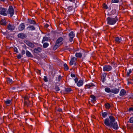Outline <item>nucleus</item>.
<instances>
[{
	"label": "nucleus",
	"mask_w": 133,
	"mask_h": 133,
	"mask_svg": "<svg viewBox=\"0 0 133 133\" xmlns=\"http://www.w3.org/2000/svg\"><path fill=\"white\" fill-rule=\"evenodd\" d=\"M118 21V19L117 16H116L114 17H108L107 19V24L111 25L114 24Z\"/></svg>",
	"instance_id": "1"
},
{
	"label": "nucleus",
	"mask_w": 133,
	"mask_h": 133,
	"mask_svg": "<svg viewBox=\"0 0 133 133\" xmlns=\"http://www.w3.org/2000/svg\"><path fill=\"white\" fill-rule=\"evenodd\" d=\"M63 39V38L62 37H59L58 38L53 48L54 49L56 50L62 44H63L62 41Z\"/></svg>",
	"instance_id": "2"
},
{
	"label": "nucleus",
	"mask_w": 133,
	"mask_h": 133,
	"mask_svg": "<svg viewBox=\"0 0 133 133\" xmlns=\"http://www.w3.org/2000/svg\"><path fill=\"white\" fill-rule=\"evenodd\" d=\"M115 119L112 116H110L104 119V123L107 126H109Z\"/></svg>",
	"instance_id": "3"
},
{
	"label": "nucleus",
	"mask_w": 133,
	"mask_h": 133,
	"mask_svg": "<svg viewBox=\"0 0 133 133\" xmlns=\"http://www.w3.org/2000/svg\"><path fill=\"white\" fill-rule=\"evenodd\" d=\"M108 127L110 128H112L115 130H117L119 128L117 122L115 121V119Z\"/></svg>",
	"instance_id": "4"
},
{
	"label": "nucleus",
	"mask_w": 133,
	"mask_h": 133,
	"mask_svg": "<svg viewBox=\"0 0 133 133\" xmlns=\"http://www.w3.org/2000/svg\"><path fill=\"white\" fill-rule=\"evenodd\" d=\"M8 14L7 9L4 8H0V14L4 16H7Z\"/></svg>",
	"instance_id": "5"
},
{
	"label": "nucleus",
	"mask_w": 133,
	"mask_h": 133,
	"mask_svg": "<svg viewBox=\"0 0 133 133\" xmlns=\"http://www.w3.org/2000/svg\"><path fill=\"white\" fill-rule=\"evenodd\" d=\"M69 41L70 42H74V38L75 36V34L73 31H71L69 34Z\"/></svg>",
	"instance_id": "6"
},
{
	"label": "nucleus",
	"mask_w": 133,
	"mask_h": 133,
	"mask_svg": "<svg viewBox=\"0 0 133 133\" xmlns=\"http://www.w3.org/2000/svg\"><path fill=\"white\" fill-rule=\"evenodd\" d=\"M8 14L10 15V17H12L14 14V10L12 6H9L8 10Z\"/></svg>",
	"instance_id": "7"
},
{
	"label": "nucleus",
	"mask_w": 133,
	"mask_h": 133,
	"mask_svg": "<svg viewBox=\"0 0 133 133\" xmlns=\"http://www.w3.org/2000/svg\"><path fill=\"white\" fill-rule=\"evenodd\" d=\"M17 37L20 39H24L26 37L27 35L26 34L23 33H21L18 34Z\"/></svg>",
	"instance_id": "8"
},
{
	"label": "nucleus",
	"mask_w": 133,
	"mask_h": 133,
	"mask_svg": "<svg viewBox=\"0 0 133 133\" xmlns=\"http://www.w3.org/2000/svg\"><path fill=\"white\" fill-rule=\"evenodd\" d=\"M112 67L110 65H104L103 68V70L104 71H108L111 70Z\"/></svg>",
	"instance_id": "9"
},
{
	"label": "nucleus",
	"mask_w": 133,
	"mask_h": 133,
	"mask_svg": "<svg viewBox=\"0 0 133 133\" xmlns=\"http://www.w3.org/2000/svg\"><path fill=\"white\" fill-rule=\"evenodd\" d=\"M25 25L24 23H22L18 27V30L19 31L23 30L25 28Z\"/></svg>",
	"instance_id": "10"
},
{
	"label": "nucleus",
	"mask_w": 133,
	"mask_h": 133,
	"mask_svg": "<svg viewBox=\"0 0 133 133\" xmlns=\"http://www.w3.org/2000/svg\"><path fill=\"white\" fill-rule=\"evenodd\" d=\"M25 42L28 46L31 48H33L34 47V44L31 43L28 40H26Z\"/></svg>",
	"instance_id": "11"
},
{
	"label": "nucleus",
	"mask_w": 133,
	"mask_h": 133,
	"mask_svg": "<svg viewBox=\"0 0 133 133\" xmlns=\"http://www.w3.org/2000/svg\"><path fill=\"white\" fill-rule=\"evenodd\" d=\"M115 41L116 43L119 44L122 41L121 38V37H116L115 38Z\"/></svg>",
	"instance_id": "12"
},
{
	"label": "nucleus",
	"mask_w": 133,
	"mask_h": 133,
	"mask_svg": "<svg viewBox=\"0 0 133 133\" xmlns=\"http://www.w3.org/2000/svg\"><path fill=\"white\" fill-rule=\"evenodd\" d=\"M28 22L30 24H33V25L36 24V23L35 21L32 19H31L28 18Z\"/></svg>",
	"instance_id": "13"
},
{
	"label": "nucleus",
	"mask_w": 133,
	"mask_h": 133,
	"mask_svg": "<svg viewBox=\"0 0 133 133\" xmlns=\"http://www.w3.org/2000/svg\"><path fill=\"white\" fill-rule=\"evenodd\" d=\"M7 28L9 30H14L15 28V27L13 25H12L10 24H9L7 26Z\"/></svg>",
	"instance_id": "14"
},
{
	"label": "nucleus",
	"mask_w": 133,
	"mask_h": 133,
	"mask_svg": "<svg viewBox=\"0 0 133 133\" xmlns=\"http://www.w3.org/2000/svg\"><path fill=\"white\" fill-rule=\"evenodd\" d=\"M77 60V59L75 57H72L71 61L70 62V65H72L74 64V63Z\"/></svg>",
	"instance_id": "15"
},
{
	"label": "nucleus",
	"mask_w": 133,
	"mask_h": 133,
	"mask_svg": "<svg viewBox=\"0 0 133 133\" xmlns=\"http://www.w3.org/2000/svg\"><path fill=\"white\" fill-rule=\"evenodd\" d=\"M119 89L116 88H114L111 89V92L115 94H117L119 92Z\"/></svg>",
	"instance_id": "16"
},
{
	"label": "nucleus",
	"mask_w": 133,
	"mask_h": 133,
	"mask_svg": "<svg viewBox=\"0 0 133 133\" xmlns=\"http://www.w3.org/2000/svg\"><path fill=\"white\" fill-rule=\"evenodd\" d=\"M27 29H29V30L33 31L35 29V28L33 25H30L27 28Z\"/></svg>",
	"instance_id": "17"
},
{
	"label": "nucleus",
	"mask_w": 133,
	"mask_h": 133,
	"mask_svg": "<svg viewBox=\"0 0 133 133\" xmlns=\"http://www.w3.org/2000/svg\"><path fill=\"white\" fill-rule=\"evenodd\" d=\"M26 55L28 57H32L33 56L31 53L28 50H26L25 52Z\"/></svg>",
	"instance_id": "18"
},
{
	"label": "nucleus",
	"mask_w": 133,
	"mask_h": 133,
	"mask_svg": "<svg viewBox=\"0 0 133 133\" xmlns=\"http://www.w3.org/2000/svg\"><path fill=\"white\" fill-rule=\"evenodd\" d=\"M83 81L81 80L79 81L77 83V85L78 87H80L83 85Z\"/></svg>",
	"instance_id": "19"
},
{
	"label": "nucleus",
	"mask_w": 133,
	"mask_h": 133,
	"mask_svg": "<svg viewBox=\"0 0 133 133\" xmlns=\"http://www.w3.org/2000/svg\"><path fill=\"white\" fill-rule=\"evenodd\" d=\"M125 93V91L124 90L122 89L121 90L120 92L119 95L121 96H123Z\"/></svg>",
	"instance_id": "20"
},
{
	"label": "nucleus",
	"mask_w": 133,
	"mask_h": 133,
	"mask_svg": "<svg viewBox=\"0 0 133 133\" xmlns=\"http://www.w3.org/2000/svg\"><path fill=\"white\" fill-rule=\"evenodd\" d=\"M6 21L5 20H2L0 21V24L5 25L6 24Z\"/></svg>",
	"instance_id": "21"
},
{
	"label": "nucleus",
	"mask_w": 133,
	"mask_h": 133,
	"mask_svg": "<svg viewBox=\"0 0 133 133\" xmlns=\"http://www.w3.org/2000/svg\"><path fill=\"white\" fill-rule=\"evenodd\" d=\"M116 13V10H112L110 12L109 14H108L109 16H111L115 14Z\"/></svg>",
	"instance_id": "22"
},
{
	"label": "nucleus",
	"mask_w": 133,
	"mask_h": 133,
	"mask_svg": "<svg viewBox=\"0 0 133 133\" xmlns=\"http://www.w3.org/2000/svg\"><path fill=\"white\" fill-rule=\"evenodd\" d=\"M82 56V54L80 52H77L75 54V56L77 57L81 58Z\"/></svg>",
	"instance_id": "23"
},
{
	"label": "nucleus",
	"mask_w": 133,
	"mask_h": 133,
	"mask_svg": "<svg viewBox=\"0 0 133 133\" xmlns=\"http://www.w3.org/2000/svg\"><path fill=\"white\" fill-rule=\"evenodd\" d=\"M90 97L92 99L91 100V101L93 103H94L96 101V97L94 95H92L90 96Z\"/></svg>",
	"instance_id": "24"
},
{
	"label": "nucleus",
	"mask_w": 133,
	"mask_h": 133,
	"mask_svg": "<svg viewBox=\"0 0 133 133\" xmlns=\"http://www.w3.org/2000/svg\"><path fill=\"white\" fill-rule=\"evenodd\" d=\"M96 83H95V84L92 83H90L88 85H86L87 86V87L89 88L90 87L92 86H95V84Z\"/></svg>",
	"instance_id": "25"
},
{
	"label": "nucleus",
	"mask_w": 133,
	"mask_h": 133,
	"mask_svg": "<svg viewBox=\"0 0 133 133\" xmlns=\"http://www.w3.org/2000/svg\"><path fill=\"white\" fill-rule=\"evenodd\" d=\"M73 9V7L72 6H70L68 7L67 9L68 11L70 12L72 11Z\"/></svg>",
	"instance_id": "26"
},
{
	"label": "nucleus",
	"mask_w": 133,
	"mask_h": 133,
	"mask_svg": "<svg viewBox=\"0 0 133 133\" xmlns=\"http://www.w3.org/2000/svg\"><path fill=\"white\" fill-rule=\"evenodd\" d=\"M49 40L48 38L47 37H44L42 41V43H43L44 42L46 41H48Z\"/></svg>",
	"instance_id": "27"
},
{
	"label": "nucleus",
	"mask_w": 133,
	"mask_h": 133,
	"mask_svg": "<svg viewBox=\"0 0 133 133\" xmlns=\"http://www.w3.org/2000/svg\"><path fill=\"white\" fill-rule=\"evenodd\" d=\"M6 81L8 83H9L10 84H12L13 82V81L12 80L9 78H7Z\"/></svg>",
	"instance_id": "28"
},
{
	"label": "nucleus",
	"mask_w": 133,
	"mask_h": 133,
	"mask_svg": "<svg viewBox=\"0 0 133 133\" xmlns=\"http://www.w3.org/2000/svg\"><path fill=\"white\" fill-rule=\"evenodd\" d=\"M105 91L108 93H110L111 92V90L108 87L105 88Z\"/></svg>",
	"instance_id": "29"
},
{
	"label": "nucleus",
	"mask_w": 133,
	"mask_h": 133,
	"mask_svg": "<svg viewBox=\"0 0 133 133\" xmlns=\"http://www.w3.org/2000/svg\"><path fill=\"white\" fill-rule=\"evenodd\" d=\"M4 102L7 105L10 104L11 103V100L9 99H7L6 101H5Z\"/></svg>",
	"instance_id": "30"
},
{
	"label": "nucleus",
	"mask_w": 133,
	"mask_h": 133,
	"mask_svg": "<svg viewBox=\"0 0 133 133\" xmlns=\"http://www.w3.org/2000/svg\"><path fill=\"white\" fill-rule=\"evenodd\" d=\"M108 114L107 112H104L102 113V116L103 117L105 118L107 116Z\"/></svg>",
	"instance_id": "31"
},
{
	"label": "nucleus",
	"mask_w": 133,
	"mask_h": 133,
	"mask_svg": "<svg viewBox=\"0 0 133 133\" xmlns=\"http://www.w3.org/2000/svg\"><path fill=\"white\" fill-rule=\"evenodd\" d=\"M105 105L106 108L108 109L111 106V105H110V104L109 103H105Z\"/></svg>",
	"instance_id": "32"
},
{
	"label": "nucleus",
	"mask_w": 133,
	"mask_h": 133,
	"mask_svg": "<svg viewBox=\"0 0 133 133\" xmlns=\"http://www.w3.org/2000/svg\"><path fill=\"white\" fill-rule=\"evenodd\" d=\"M49 45V44L47 43H44L43 45V47L44 48H46Z\"/></svg>",
	"instance_id": "33"
},
{
	"label": "nucleus",
	"mask_w": 133,
	"mask_h": 133,
	"mask_svg": "<svg viewBox=\"0 0 133 133\" xmlns=\"http://www.w3.org/2000/svg\"><path fill=\"white\" fill-rule=\"evenodd\" d=\"M29 103L30 101L29 100L27 101H25L24 102V104L25 105L28 106L29 105Z\"/></svg>",
	"instance_id": "34"
},
{
	"label": "nucleus",
	"mask_w": 133,
	"mask_h": 133,
	"mask_svg": "<svg viewBox=\"0 0 133 133\" xmlns=\"http://www.w3.org/2000/svg\"><path fill=\"white\" fill-rule=\"evenodd\" d=\"M65 91L66 92H69L71 91V89L70 88H65Z\"/></svg>",
	"instance_id": "35"
},
{
	"label": "nucleus",
	"mask_w": 133,
	"mask_h": 133,
	"mask_svg": "<svg viewBox=\"0 0 133 133\" xmlns=\"http://www.w3.org/2000/svg\"><path fill=\"white\" fill-rule=\"evenodd\" d=\"M64 66L65 70H68L69 69L66 63L64 64Z\"/></svg>",
	"instance_id": "36"
},
{
	"label": "nucleus",
	"mask_w": 133,
	"mask_h": 133,
	"mask_svg": "<svg viewBox=\"0 0 133 133\" xmlns=\"http://www.w3.org/2000/svg\"><path fill=\"white\" fill-rule=\"evenodd\" d=\"M103 8L104 9H107L108 8L107 5L105 3L103 4Z\"/></svg>",
	"instance_id": "37"
},
{
	"label": "nucleus",
	"mask_w": 133,
	"mask_h": 133,
	"mask_svg": "<svg viewBox=\"0 0 133 133\" xmlns=\"http://www.w3.org/2000/svg\"><path fill=\"white\" fill-rule=\"evenodd\" d=\"M65 49L67 50H72V49L71 48H70V46H66L65 47Z\"/></svg>",
	"instance_id": "38"
},
{
	"label": "nucleus",
	"mask_w": 133,
	"mask_h": 133,
	"mask_svg": "<svg viewBox=\"0 0 133 133\" xmlns=\"http://www.w3.org/2000/svg\"><path fill=\"white\" fill-rule=\"evenodd\" d=\"M55 90L57 91H58L60 90L59 87H58V86L56 85L55 86Z\"/></svg>",
	"instance_id": "39"
},
{
	"label": "nucleus",
	"mask_w": 133,
	"mask_h": 133,
	"mask_svg": "<svg viewBox=\"0 0 133 133\" xmlns=\"http://www.w3.org/2000/svg\"><path fill=\"white\" fill-rule=\"evenodd\" d=\"M119 2V0H112V3H118Z\"/></svg>",
	"instance_id": "40"
},
{
	"label": "nucleus",
	"mask_w": 133,
	"mask_h": 133,
	"mask_svg": "<svg viewBox=\"0 0 133 133\" xmlns=\"http://www.w3.org/2000/svg\"><path fill=\"white\" fill-rule=\"evenodd\" d=\"M34 52L36 54H39L41 52V50H34Z\"/></svg>",
	"instance_id": "41"
},
{
	"label": "nucleus",
	"mask_w": 133,
	"mask_h": 133,
	"mask_svg": "<svg viewBox=\"0 0 133 133\" xmlns=\"http://www.w3.org/2000/svg\"><path fill=\"white\" fill-rule=\"evenodd\" d=\"M131 69H130L128 70V72H127V75L128 76L129 75L130 73H131Z\"/></svg>",
	"instance_id": "42"
},
{
	"label": "nucleus",
	"mask_w": 133,
	"mask_h": 133,
	"mask_svg": "<svg viewBox=\"0 0 133 133\" xmlns=\"http://www.w3.org/2000/svg\"><path fill=\"white\" fill-rule=\"evenodd\" d=\"M43 79L44 81L45 82H47L48 81L46 77V76H44Z\"/></svg>",
	"instance_id": "43"
},
{
	"label": "nucleus",
	"mask_w": 133,
	"mask_h": 133,
	"mask_svg": "<svg viewBox=\"0 0 133 133\" xmlns=\"http://www.w3.org/2000/svg\"><path fill=\"white\" fill-rule=\"evenodd\" d=\"M130 121L131 123H133V117H131L130 118Z\"/></svg>",
	"instance_id": "44"
},
{
	"label": "nucleus",
	"mask_w": 133,
	"mask_h": 133,
	"mask_svg": "<svg viewBox=\"0 0 133 133\" xmlns=\"http://www.w3.org/2000/svg\"><path fill=\"white\" fill-rule=\"evenodd\" d=\"M21 56L20 54L18 55L17 56V57L18 59H20L21 57Z\"/></svg>",
	"instance_id": "45"
},
{
	"label": "nucleus",
	"mask_w": 133,
	"mask_h": 133,
	"mask_svg": "<svg viewBox=\"0 0 133 133\" xmlns=\"http://www.w3.org/2000/svg\"><path fill=\"white\" fill-rule=\"evenodd\" d=\"M34 50H41V48L39 47H38L37 48H35Z\"/></svg>",
	"instance_id": "46"
},
{
	"label": "nucleus",
	"mask_w": 133,
	"mask_h": 133,
	"mask_svg": "<svg viewBox=\"0 0 133 133\" xmlns=\"http://www.w3.org/2000/svg\"><path fill=\"white\" fill-rule=\"evenodd\" d=\"M49 26V25L47 24H46L45 25H44V27L45 28H47Z\"/></svg>",
	"instance_id": "47"
},
{
	"label": "nucleus",
	"mask_w": 133,
	"mask_h": 133,
	"mask_svg": "<svg viewBox=\"0 0 133 133\" xmlns=\"http://www.w3.org/2000/svg\"><path fill=\"white\" fill-rule=\"evenodd\" d=\"M74 80H75V83H76L77 82V81H78V79L77 78H76Z\"/></svg>",
	"instance_id": "48"
},
{
	"label": "nucleus",
	"mask_w": 133,
	"mask_h": 133,
	"mask_svg": "<svg viewBox=\"0 0 133 133\" xmlns=\"http://www.w3.org/2000/svg\"><path fill=\"white\" fill-rule=\"evenodd\" d=\"M62 78V77L60 75H59L58 76V81H60V79H61Z\"/></svg>",
	"instance_id": "49"
},
{
	"label": "nucleus",
	"mask_w": 133,
	"mask_h": 133,
	"mask_svg": "<svg viewBox=\"0 0 133 133\" xmlns=\"http://www.w3.org/2000/svg\"><path fill=\"white\" fill-rule=\"evenodd\" d=\"M71 76L72 77H75V75L74 74H71Z\"/></svg>",
	"instance_id": "50"
},
{
	"label": "nucleus",
	"mask_w": 133,
	"mask_h": 133,
	"mask_svg": "<svg viewBox=\"0 0 133 133\" xmlns=\"http://www.w3.org/2000/svg\"><path fill=\"white\" fill-rule=\"evenodd\" d=\"M24 101H26L27 100H28V97H24Z\"/></svg>",
	"instance_id": "51"
},
{
	"label": "nucleus",
	"mask_w": 133,
	"mask_h": 133,
	"mask_svg": "<svg viewBox=\"0 0 133 133\" xmlns=\"http://www.w3.org/2000/svg\"><path fill=\"white\" fill-rule=\"evenodd\" d=\"M129 111H133V108H130L129 110Z\"/></svg>",
	"instance_id": "52"
},
{
	"label": "nucleus",
	"mask_w": 133,
	"mask_h": 133,
	"mask_svg": "<svg viewBox=\"0 0 133 133\" xmlns=\"http://www.w3.org/2000/svg\"><path fill=\"white\" fill-rule=\"evenodd\" d=\"M25 52L24 50H23L22 52V55H23V54H25Z\"/></svg>",
	"instance_id": "53"
},
{
	"label": "nucleus",
	"mask_w": 133,
	"mask_h": 133,
	"mask_svg": "<svg viewBox=\"0 0 133 133\" xmlns=\"http://www.w3.org/2000/svg\"><path fill=\"white\" fill-rule=\"evenodd\" d=\"M57 110L59 112H62V109L59 108Z\"/></svg>",
	"instance_id": "54"
},
{
	"label": "nucleus",
	"mask_w": 133,
	"mask_h": 133,
	"mask_svg": "<svg viewBox=\"0 0 133 133\" xmlns=\"http://www.w3.org/2000/svg\"><path fill=\"white\" fill-rule=\"evenodd\" d=\"M14 51L17 53H18V50H14Z\"/></svg>",
	"instance_id": "55"
},
{
	"label": "nucleus",
	"mask_w": 133,
	"mask_h": 133,
	"mask_svg": "<svg viewBox=\"0 0 133 133\" xmlns=\"http://www.w3.org/2000/svg\"><path fill=\"white\" fill-rule=\"evenodd\" d=\"M15 88H15V87H13V88H12V89H13V90H14V89H15Z\"/></svg>",
	"instance_id": "56"
},
{
	"label": "nucleus",
	"mask_w": 133,
	"mask_h": 133,
	"mask_svg": "<svg viewBox=\"0 0 133 133\" xmlns=\"http://www.w3.org/2000/svg\"><path fill=\"white\" fill-rule=\"evenodd\" d=\"M104 75H105V76H106V74H104L103 75V77H104Z\"/></svg>",
	"instance_id": "57"
},
{
	"label": "nucleus",
	"mask_w": 133,
	"mask_h": 133,
	"mask_svg": "<svg viewBox=\"0 0 133 133\" xmlns=\"http://www.w3.org/2000/svg\"><path fill=\"white\" fill-rule=\"evenodd\" d=\"M74 64L75 65H76V63H74Z\"/></svg>",
	"instance_id": "58"
},
{
	"label": "nucleus",
	"mask_w": 133,
	"mask_h": 133,
	"mask_svg": "<svg viewBox=\"0 0 133 133\" xmlns=\"http://www.w3.org/2000/svg\"><path fill=\"white\" fill-rule=\"evenodd\" d=\"M1 0V1H4V0Z\"/></svg>",
	"instance_id": "59"
},
{
	"label": "nucleus",
	"mask_w": 133,
	"mask_h": 133,
	"mask_svg": "<svg viewBox=\"0 0 133 133\" xmlns=\"http://www.w3.org/2000/svg\"><path fill=\"white\" fill-rule=\"evenodd\" d=\"M131 83L130 82H128V84H129V83Z\"/></svg>",
	"instance_id": "60"
},
{
	"label": "nucleus",
	"mask_w": 133,
	"mask_h": 133,
	"mask_svg": "<svg viewBox=\"0 0 133 133\" xmlns=\"http://www.w3.org/2000/svg\"><path fill=\"white\" fill-rule=\"evenodd\" d=\"M11 1H12L13 0H10Z\"/></svg>",
	"instance_id": "61"
},
{
	"label": "nucleus",
	"mask_w": 133,
	"mask_h": 133,
	"mask_svg": "<svg viewBox=\"0 0 133 133\" xmlns=\"http://www.w3.org/2000/svg\"><path fill=\"white\" fill-rule=\"evenodd\" d=\"M103 81V82H104V81Z\"/></svg>",
	"instance_id": "62"
}]
</instances>
